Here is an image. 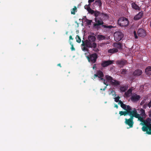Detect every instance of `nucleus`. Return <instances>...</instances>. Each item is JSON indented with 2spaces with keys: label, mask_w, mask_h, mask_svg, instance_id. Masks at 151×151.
<instances>
[{
  "label": "nucleus",
  "mask_w": 151,
  "mask_h": 151,
  "mask_svg": "<svg viewBox=\"0 0 151 151\" xmlns=\"http://www.w3.org/2000/svg\"><path fill=\"white\" fill-rule=\"evenodd\" d=\"M57 65L58 66H60V67H61V64L60 63H59V64H58Z\"/></svg>",
  "instance_id": "56"
},
{
  "label": "nucleus",
  "mask_w": 151,
  "mask_h": 151,
  "mask_svg": "<svg viewBox=\"0 0 151 151\" xmlns=\"http://www.w3.org/2000/svg\"><path fill=\"white\" fill-rule=\"evenodd\" d=\"M147 97H145L144 98V99L141 102L140 105H142L144 104V103L147 100Z\"/></svg>",
  "instance_id": "35"
},
{
  "label": "nucleus",
  "mask_w": 151,
  "mask_h": 151,
  "mask_svg": "<svg viewBox=\"0 0 151 151\" xmlns=\"http://www.w3.org/2000/svg\"><path fill=\"white\" fill-rule=\"evenodd\" d=\"M76 38L77 42L78 43H80L81 42V40L79 36L77 35L76 37Z\"/></svg>",
  "instance_id": "33"
},
{
  "label": "nucleus",
  "mask_w": 151,
  "mask_h": 151,
  "mask_svg": "<svg viewBox=\"0 0 151 151\" xmlns=\"http://www.w3.org/2000/svg\"><path fill=\"white\" fill-rule=\"evenodd\" d=\"M125 124L128 125L130 127H132L134 124L133 121L127 119H125Z\"/></svg>",
  "instance_id": "12"
},
{
  "label": "nucleus",
  "mask_w": 151,
  "mask_h": 151,
  "mask_svg": "<svg viewBox=\"0 0 151 151\" xmlns=\"http://www.w3.org/2000/svg\"><path fill=\"white\" fill-rule=\"evenodd\" d=\"M145 105H144L143 106V107L144 108L145 107Z\"/></svg>",
  "instance_id": "58"
},
{
  "label": "nucleus",
  "mask_w": 151,
  "mask_h": 151,
  "mask_svg": "<svg viewBox=\"0 0 151 151\" xmlns=\"http://www.w3.org/2000/svg\"><path fill=\"white\" fill-rule=\"evenodd\" d=\"M87 11L89 13L91 14H94L95 12V11L92 9L90 7H88L87 9Z\"/></svg>",
  "instance_id": "31"
},
{
  "label": "nucleus",
  "mask_w": 151,
  "mask_h": 151,
  "mask_svg": "<svg viewBox=\"0 0 151 151\" xmlns=\"http://www.w3.org/2000/svg\"><path fill=\"white\" fill-rule=\"evenodd\" d=\"M145 126L142 128V130L144 132H146L148 134L151 135V124L145 123Z\"/></svg>",
  "instance_id": "4"
},
{
  "label": "nucleus",
  "mask_w": 151,
  "mask_h": 151,
  "mask_svg": "<svg viewBox=\"0 0 151 151\" xmlns=\"http://www.w3.org/2000/svg\"><path fill=\"white\" fill-rule=\"evenodd\" d=\"M125 110H124L125 111H120L119 112V114L120 115V116L124 115V116H126L129 114V105L127 107H125Z\"/></svg>",
  "instance_id": "7"
},
{
  "label": "nucleus",
  "mask_w": 151,
  "mask_h": 151,
  "mask_svg": "<svg viewBox=\"0 0 151 151\" xmlns=\"http://www.w3.org/2000/svg\"><path fill=\"white\" fill-rule=\"evenodd\" d=\"M96 64H94L93 65V66L92 67V68L93 69H95L96 68Z\"/></svg>",
  "instance_id": "47"
},
{
  "label": "nucleus",
  "mask_w": 151,
  "mask_h": 151,
  "mask_svg": "<svg viewBox=\"0 0 151 151\" xmlns=\"http://www.w3.org/2000/svg\"><path fill=\"white\" fill-rule=\"evenodd\" d=\"M114 47L116 48L122 49V45L120 42L115 43L114 44Z\"/></svg>",
  "instance_id": "14"
},
{
  "label": "nucleus",
  "mask_w": 151,
  "mask_h": 151,
  "mask_svg": "<svg viewBox=\"0 0 151 151\" xmlns=\"http://www.w3.org/2000/svg\"><path fill=\"white\" fill-rule=\"evenodd\" d=\"M95 20L96 23L93 24V26L94 27H97L98 26L101 25L104 23L103 22L102 20H97V18H95Z\"/></svg>",
  "instance_id": "10"
},
{
  "label": "nucleus",
  "mask_w": 151,
  "mask_h": 151,
  "mask_svg": "<svg viewBox=\"0 0 151 151\" xmlns=\"http://www.w3.org/2000/svg\"><path fill=\"white\" fill-rule=\"evenodd\" d=\"M120 98V97L118 96L117 97L114 98V101L116 102H118L119 101V99Z\"/></svg>",
  "instance_id": "36"
},
{
  "label": "nucleus",
  "mask_w": 151,
  "mask_h": 151,
  "mask_svg": "<svg viewBox=\"0 0 151 151\" xmlns=\"http://www.w3.org/2000/svg\"><path fill=\"white\" fill-rule=\"evenodd\" d=\"M77 11V8L76 6H74V8L71 9V13L72 14L74 15L75 12Z\"/></svg>",
  "instance_id": "27"
},
{
  "label": "nucleus",
  "mask_w": 151,
  "mask_h": 151,
  "mask_svg": "<svg viewBox=\"0 0 151 151\" xmlns=\"http://www.w3.org/2000/svg\"><path fill=\"white\" fill-rule=\"evenodd\" d=\"M147 105L149 108L151 106V99L150 101L147 104Z\"/></svg>",
  "instance_id": "46"
},
{
  "label": "nucleus",
  "mask_w": 151,
  "mask_h": 151,
  "mask_svg": "<svg viewBox=\"0 0 151 151\" xmlns=\"http://www.w3.org/2000/svg\"><path fill=\"white\" fill-rule=\"evenodd\" d=\"M118 51V50L116 48H114L112 49L109 50H108V52L109 53H114L117 52Z\"/></svg>",
  "instance_id": "24"
},
{
  "label": "nucleus",
  "mask_w": 151,
  "mask_h": 151,
  "mask_svg": "<svg viewBox=\"0 0 151 151\" xmlns=\"http://www.w3.org/2000/svg\"><path fill=\"white\" fill-rule=\"evenodd\" d=\"M142 73V71L140 70L137 69L135 70L133 73L134 76H138L141 75Z\"/></svg>",
  "instance_id": "17"
},
{
  "label": "nucleus",
  "mask_w": 151,
  "mask_h": 151,
  "mask_svg": "<svg viewBox=\"0 0 151 151\" xmlns=\"http://www.w3.org/2000/svg\"><path fill=\"white\" fill-rule=\"evenodd\" d=\"M88 7H88L87 6V5H86L85 6H84V8H85V9H86L87 10V9L88 8Z\"/></svg>",
  "instance_id": "48"
},
{
  "label": "nucleus",
  "mask_w": 151,
  "mask_h": 151,
  "mask_svg": "<svg viewBox=\"0 0 151 151\" xmlns=\"http://www.w3.org/2000/svg\"><path fill=\"white\" fill-rule=\"evenodd\" d=\"M127 70L125 69H123L121 72V74L125 75L126 73Z\"/></svg>",
  "instance_id": "37"
},
{
  "label": "nucleus",
  "mask_w": 151,
  "mask_h": 151,
  "mask_svg": "<svg viewBox=\"0 0 151 151\" xmlns=\"http://www.w3.org/2000/svg\"><path fill=\"white\" fill-rule=\"evenodd\" d=\"M137 34L139 37H144L146 35L145 31L142 29H140L137 31Z\"/></svg>",
  "instance_id": "6"
},
{
  "label": "nucleus",
  "mask_w": 151,
  "mask_h": 151,
  "mask_svg": "<svg viewBox=\"0 0 151 151\" xmlns=\"http://www.w3.org/2000/svg\"><path fill=\"white\" fill-rule=\"evenodd\" d=\"M96 39L95 36L89 35L88 37V40L91 43L95 42Z\"/></svg>",
  "instance_id": "13"
},
{
  "label": "nucleus",
  "mask_w": 151,
  "mask_h": 151,
  "mask_svg": "<svg viewBox=\"0 0 151 151\" xmlns=\"http://www.w3.org/2000/svg\"><path fill=\"white\" fill-rule=\"evenodd\" d=\"M127 63V61L125 60H121L118 61V64L120 65L121 67L126 64Z\"/></svg>",
  "instance_id": "22"
},
{
  "label": "nucleus",
  "mask_w": 151,
  "mask_h": 151,
  "mask_svg": "<svg viewBox=\"0 0 151 151\" xmlns=\"http://www.w3.org/2000/svg\"><path fill=\"white\" fill-rule=\"evenodd\" d=\"M98 58V55L96 53L90 54L89 55L86 56L88 61L91 64H93L96 63Z\"/></svg>",
  "instance_id": "2"
},
{
  "label": "nucleus",
  "mask_w": 151,
  "mask_h": 151,
  "mask_svg": "<svg viewBox=\"0 0 151 151\" xmlns=\"http://www.w3.org/2000/svg\"><path fill=\"white\" fill-rule=\"evenodd\" d=\"M143 14L142 12H140L138 14L134 16V20H137L140 19L142 16Z\"/></svg>",
  "instance_id": "11"
},
{
  "label": "nucleus",
  "mask_w": 151,
  "mask_h": 151,
  "mask_svg": "<svg viewBox=\"0 0 151 151\" xmlns=\"http://www.w3.org/2000/svg\"><path fill=\"white\" fill-rule=\"evenodd\" d=\"M94 76L95 77H98V74L97 72L96 74H95L94 75Z\"/></svg>",
  "instance_id": "51"
},
{
  "label": "nucleus",
  "mask_w": 151,
  "mask_h": 151,
  "mask_svg": "<svg viewBox=\"0 0 151 151\" xmlns=\"http://www.w3.org/2000/svg\"><path fill=\"white\" fill-rule=\"evenodd\" d=\"M106 86L103 89H102V88H101V89H100V90H103L104 91V90H105V89H106Z\"/></svg>",
  "instance_id": "52"
},
{
  "label": "nucleus",
  "mask_w": 151,
  "mask_h": 151,
  "mask_svg": "<svg viewBox=\"0 0 151 151\" xmlns=\"http://www.w3.org/2000/svg\"><path fill=\"white\" fill-rule=\"evenodd\" d=\"M140 115H141L142 117H145L146 114H145V111L142 109H140Z\"/></svg>",
  "instance_id": "29"
},
{
  "label": "nucleus",
  "mask_w": 151,
  "mask_h": 151,
  "mask_svg": "<svg viewBox=\"0 0 151 151\" xmlns=\"http://www.w3.org/2000/svg\"><path fill=\"white\" fill-rule=\"evenodd\" d=\"M104 26L106 28H110V29L112 27V26H111L104 25Z\"/></svg>",
  "instance_id": "45"
},
{
  "label": "nucleus",
  "mask_w": 151,
  "mask_h": 151,
  "mask_svg": "<svg viewBox=\"0 0 151 151\" xmlns=\"http://www.w3.org/2000/svg\"><path fill=\"white\" fill-rule=\"evenodd\" d=\"M92 20H91L88 19L87 21V23L88 25H90L91 24Z\"/></svg>",
  "instance_id": "41"
},
{
  "label": "nucleus",
  "mask_w": 151,
  "mask_h": 151,
  "mask_svg": "<svg viewBox=\"0 0 151 151\" xmlns=\"http://www.w3.org/2000/svg\"><path fill=\"white\" fill-rule=\"evenodd\" d=\"M140 96L136 94H133L131 97V100L134 102H136L138 101L140 98Z\"/></svg>",
  "instance_id": "9"
},
{
  "label": "nucleus",
  "mask_w": 151,
  "mask_h": 151,
  "mask_svg": "<svg viewBox=\"0 0 151 151\" xmlns=\"http://www.w3.org/2000/svg\"><path fill=\"white\" fill-rule=\"evenodd\" d=\"M118 104H120L121 107L124 110H125V107H127L128 105H127L126 104H124L123 102L121 100H119V101Z\"/></svg>",
  "instance_id": "23"
},
{
  "label": "nucleus",
  "mask_w": 151,
  "mask_h": 151,
  "mask_svg": "<svg viewBox=\"0 0 151 151\" xmlns=\"http://www.w3.org/2000/svg\"><path fill=\"white\" fill-rule=\"evenodd\" d=\"M134 117L138 118L139 116H140V114L137 113V114L134 115Z\"/></svg>",
  "instance_id": "42"
},
{
  "label": "nucleus",
  "mask_w": 151,
  "mask_h": 151,
  "mask_svg": "<svg viewBox=\"0 0 151 151\" xmlns=\"http://www.w3.org/2000/svg\"><path fill=\"white\" fill-rule=\"evenodd\" d=\"M98 39L99 40H102L105 39V37L104 35H98Z\"/></svg>",
  "instance_id": "32"
},
{
  "label": "nucleus",
  "mask_w": 151,
  "mask_h": 151,
  "mask_svg": "<svg viewBox=\"0 0 151 151\" xmlns=\"http://www.w3.org/2000/svg\"><path fill=\"white\" fill-rule=\"evenodd\" d=\"M70 44L71 45V50L72 51L73 50H75V48L74 47L73 45L72 44V42H70Z\"/></svg>",
  "instance_id": "39"
},
{
  "label": "nucleus",
  "mask_w": 151,
  "mask_h": 151,
  "mask_svg": "<svg viewBox=\"0 0 151 151\" xmlns=\"http://www.w3.org/2000/svg\"><path fill=\"white\" fill-rule=\"evenodd\" d=\"M73 38L72 37V36L71 35H70L69 36V40H73Z\"/></svg>",
  "instance_id": "50"
},
{
  "label": "nucleus",
  "mask_w": 151,
  "mask_h": 151,
  "mask_svg": "<svg viewBox=\"0 0 151 151\" xmlns=\"http://www.w3.org/2000/svg\"><path fill=\"white\" fill-rule=\"evenodd\" d=\"M101 80L102 81H103L104 83V84L106 85V86L108 85V84H107L106 81L105 79H104V78H101Z\"/></svg>",
  "instance_id": "38"
},
{
  "label": "nucleus",
  "mask_w": 151,
  "mask_h": 151,
  "mask_svg": "<svg viewBox=\"0 0 151 151\" xmlns=\"http://www.w3.org/2000/svg\"><path fill=\"white\" fill-rule=\"evenodd\" d=\"M82 43L81 46L83 51H88V48L95 47H96V44L95 42L91 43L88 40L85 41L82 40Z\"/></svg>",
  "instance_id": "1"
},
{
  "label": "nucleus",
  "mask_w": 151,
  "mask_h": 151,
  "mask_svg": "<svg viewBox=\"0 0 151 151\" xmlns=\"http://www.w3.org/2000/svg\"><path fill=\"white\" fill-rule=\"evenodd\" d=\"M128 86H121L120 88V91L122 92H125L128 89Z\"/></svg>",
  "instance_id": "25"
},
{
  "label": "nucleus",
  "mask_w": 151,
  "mask_h": 151,
  "mask_svg": "<svg viewBox=\"0 0 151 151\" xmlns=\"http://www.w3.org/2000/svg\"><path fill=\"white\" fill-rule=\"evenodd\" d=\"M132 90L131 88H129V90L125 93V94L127 96H129V95L132 93Z\"/></svg>",
  "instance_id": "28"
},
{
  "label": "nucleus",
  "mask_w": 151,
  "mask_h": 151,
  "mask_svg": "<svg viewBox=\"0 0 151 151\" xmlns=\"http://www.w3.org/2000/svg\"><path fill=\"white\" fill-rule=\"evenodd\" d=\"M94 0H88V2L89 3L93 2Z\"/></svg>",
  "instance_id": "49"
},
{
  "label": "nucleus",
  "mask_w": 151,
  "mask_h": 151,
  "mask_svg": "<svg viewBox=\"0 0 151 151\" xmlns=\"http://www.w3.org/2000/svg\"><path fill=\"white\" fill-rule=\"evenodd\" d=\"M143 117H142V116L141 117L140 116H139V117L138 118V120H139L140 121L144 122L143 123H142V124L143 125V126L142 127V128L145 126L144 124L145 123H149V124H150V123H149V122H145V121L144 120V119H143Z\"/></svg>",
  "instance_id": "26"
},
{
  "label": "nucleus",
  "mask_w": 151,
  "mask_h": 151,
  "mask_svg": "<svg viewBox=\"0 0 151 151\" xmlns=\"http://www.w3.org/2000/svg\"><path fill=\"white\" fill-rule=\"evenodd\" d=\"M113 63L112 61L108 60L102 61L101 63V65L103 67L107 66Z\"/></svg>",
  "instance_id": "8"
},
{
  "label": "nucleus",
  "mask_w": 151,
  "mask_h": 151,
  "mask_svg": "<svg viewBox=\"0 0 151 151\" xmlns=\"http://www.w3.org/2000/svg\"><path fill=\"white\" fill-rule=\"evenodd\" d=\"M117 109L118 107V106L117 105V104H115V106H114Z\"/></svg>",
  "instance_id": "53"
},
{
  "label": "nucleus",
  "mask_w": 151,
  "mask_h": 151,
  "mask_svg": "<svg viewBox=\"0 0 151 151\" xmlns=\"http://www.w3.org/2000/svg\"><path fill=\"white\" fill-rule=\"evenodd\" d=\"M132 8L136 10H140V7L138 6L135 2H133L131 4Z\"/></svg>",
  "instance_id": "16"
},
{
  "label": "nucleus",
  "mask_w": 151,
  "mask_h": 151,
  "mask_svg": "<svg viewBox=\"0 0 151 151\" xmlns=\"http://www.w3.org/2000/svg\"><path fill=\"white\" fill-rule=\"evenodd\" d=\"M134 37L135 39L138 38V36L137 35L136 33V32L135 31H134Z\"/></svg>",
  "instance_id": "44"
},
{
  "label": "nucleus",
  "mask_w": 151,
  "mask_h": 151,
  "mask_svg": "<svg viewBox=\"0 0 151 151\" xmlns=\"http://www.w3.org/2000/svg\"><path fill=\"white\" fill-rule=\"evenodd\" d=\"M114 38L116 41H120L123 37V35L122 32H117L114 34Z\"/></svg>",
  "instance_id": "5"
},
{
  "label": "nucleus",
  "mask_w": 151,
  "mask_h": 151,
  "mask_svg": "<svg viewBox=\"0 0 151 151\" xmlns=\"http://www.w3.org/2000/svg\"><path fill=\"white\" fill-rule=\"evenodd\" d=\"M96 47H92V48H93V50L94 51L96 52H98L99 51V49L97 48H96Z\"/></svg>",
  "instance_id": "40"
},
{
  "label": "nucleus",
  "mask_w": 151,
  "mask_h": 151,
  "mask_svg": "<svg viewBox=\"0 0 151 151\" xmlns=\"http://www.w3.org/2000/svg\"><path fill=\"white\" fill-rule=\"evenodd\" d=\"M91 35H93V36H95V35L93 33H92H92H91Z\"/></svg>",
  "instance_id": "54"
},
{
  "label": "nucleus",
  "mask_w": 151,
  "mask_h": 151,
  "mask_svg": "<svg viewBox=\"0 0 151 151\" xmlns=\"http://www.w3.org/2000/svg\"><path fill=\"white\" fill-rule=\"evenodd\" d=\"M129 113H131L132 115H135L137 113V110L135 108H134V110H133L131 107L129 105Z\"/></svg>",
  "instance_id": "15"
},
{
  "label": "nucleus",
  "mask_w": 151,
  "mask_h": 151,
  "mask_svg": "<svg viewBox=\"0 0 151 151\" xmlns=\"http://www.w3.org/2000/svg\"><path fill=\"white\" fill-rule=\"evenodd\" d=\"M68 34V32H67L66 33V34Z\"/></svg>",
  "instance_id": "59"
},
{
  "label": "nucleus",
  "mask_w": 151,
  "mask_h": 151,
  "mask_svg": "<svg viewBox=\"0 0 151 151\" xmlns=\"http://www.w3.org/2000/svg\"><path fill=\"white\" fill-rule=\"evenodd\" d=\"M90 5H91V4H90V3H89V4H88V5H87V6L88 7V6H89V7H90Z\"/></svg>",
  "instance_id": "57"
},
{
  "label": "nucleus",
  "mask_w": 151,
  "mask_h": 151,
  "mask_svg": "<svg viewBox=\"0 0 151 151\" xmlns=\"http://www.w3.org/2000/svg\"><path fill=\"white\" fill-rule=\"evenodd\" d=\"M145 70L146 71L147 70L151 71V67L149 66L148 67H147V68Z\"/></svg>",
  "instance_id": "43"
},
{
  "label": "nucleus",
  "mask_w": 151,
  "mask_h": 151,
  "mask_svg": "<svg viewBox=\"0 0 151 151\" xmlns=\"http://www.w3.org/2000/svg\"><path fill=\"white\" fill-rule=\"evenodd\" d=\"M118 24L119 26L122 27H125L128 25L129 21L126 18L121 17L118 19Z\"/></svg>",
  "instance_id": "3"
},
{
  "label": "nucleus",
  "mask_w": 151,
  "mask_h": 151,
  "mask_svg": "<svg viewBox=\"0 0 151 151\" xmlns=\"http://www.w3.org/2000/svg\"><path fill=\"white\" fill-rule=\"evenodd\" d=\"M128 115L130 116V118L129 119L133 121V117H134V115H132L131 113H129Z\"/></svg>",
  "instance_id": "34"
},
{
  "label": "nucleus",
  "mask_w": 151,
  "mask_h": 151,
  "mask_svg": "<svg viewBox=\"0 0 151 151\" xmlns=\"http://www.w3.org/2000/svg\"><path fill=\"white\" fill-rule=\"evenodd\" d=\"M97 73L98 76V78H100L99 80H101V78H103L104 76V74L102 71L101 70L97 71Z\"/></svg>",
  "instance_id": "21"
},
{
  "label": "nucleus",
  "mask_w": 151,
  "mask_h": 151,
  "mask_svg": "<svg viewBox=\"0 0 151 151\" xmlns=\"http://www.w3.org/2000/svg\"><path fill=\"white\" fill-rule=\"evenodd\" d=\"M149 116L151 117V110L149 112Z\"/></svg>",
  "instance_id": "55"
},
{
  "label": "nucleus",
  "mask_w": 151,
  "mask_h": 151,
  "mask_svg": "<svg viewBox=\"0 0 151 151\" xmlns=\"http://www.w3.org/2000/svg\"><path fill=\"white\" fill-rule=\"evenodd\" d=\"M94 5L99 6L100 7L102 5V2L101 0H96L93 3Z\"/></svg>",
  "instance_id": "20"
},
{
  "label": "nucleus",
  "mask_w": 151,
  "mask_h": 151,
  "mask_svg": "<svg viewBox=\"0 0 151 151\" xmlns=\"http://www.w3.org/2000/svg\"><path fill=\"white\" fill-rule=\"evenodd\" d=\"M111 84L114 86H118L120 85V82L119 81H118L116 80L113 79L112 81H110Z\"/></svg>",
  "instance_id": "18"
},
{
  "label": "nucleus",
  "mask_w": 151,
  "mask_h": 151,
  "mask_svg": "<svg viewBox=\"0 0 151 151\" xmlns=\"http://www.w3.org/2000/svg\"><path fill=\"white\" fill-rule=\"evenodd\" d=\"M105 78L108 81H109L110 82V81H112L113 79V78L111 77L108 75H106Z\"/></svg>",
  "instance_id": "30"
},
{
  "label": "nucleus",
  "mask_w": 151,
  "mask_h": 151,
  "mask_svg": "<svg viewBox=\"0 0 151 151\" xmlns=\"http://www.w3.org/2000/svg\"><path fill=\"white\" fill-rule=\"evenodd\" d=\"M94 12H95L94 13V15L96 17H96L98 16H99L101 15V14L105 16H106L107 15L106 14H105L103 13H101L100 12H99L97 10L95 11Z\"/></svg>",
  "instance_id": "19"
}]
</instances>
